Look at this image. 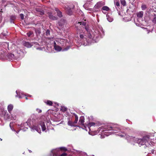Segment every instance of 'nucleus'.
<instances>
[{"label": "nucleus", "instance_id": "f257e3e1", "mask_svg": "<svg viewBox=\"0 0 156 156\" xmlns=\"http://www.w3.org/2000/svg\"><path fill=\"white\" fill-rule=\"evenodd\" d=\"M86 22H78L75 24L77 34H79L81 39H85L87 42V39L84 38V32L85 30L87 32V36L90 39H92L95 42H97L100 38L102 37L105 35L103 28L101 26L98 25L92 28L90 30L88 27L86 26Z\"/></svg>", "mask_w": 156, "mask_h": 156}, {"label": "nucleus", "instance_id": "f03ea898", "mask_svg": "<svg viewBox=\"0 0 156 156\" xmlns=\"http://www.w3.org/2000/svg\"><path fill=\"white\" fill-rule=\"evenodd\" d=\"M121 137H125L129 142L134 141L137 143L140 146L145 144L147 142L148 138L147 136H144L142 139L135 138V137L126 135L123 133L121 132L117 134Z\"/></svg>", "mask_w": 156, "mask_h": 156}, {"label": "nucleus", "instance_id": "7ed1b4c3", "mask_svg": "<svg viewBox=\"0 0 156 156\" xmlns=\"http://www.w3.org/2000/svg\"><path fill=\"white\" fill-rule=\"evenodd\" d=\"M111 130L113 131L112 132V133H115L120 131V129L119 126L116 125H105L104 126H101L99 127L97 131L95 132V134H97L98 133H100V134H101L102 135L105 134L106 136H108V135L105 134L106 132H104L106 131Z\"/></svg>", "mask_w": 156, "mask_h": 156}, {"label": "nucleus", "instance_id": "20e7f679", "mask_svg": "<svg viewBox=\"0 0 156 156\" xmlns=\"http://www.w3.org/2000/svg\"><path fill=\"white\" fill-rule=\"evenodd\" d=\"M30 120L28 119L27 122L22 123L20 125H18V126H19V128H21V129H23V128L24 127H25L26 129H27V127H25V126H26V125H27L31 128V130L32 131L35 130L39 133H41V130L40 128V127H38L36 125H31L30 123Z\"/></svg>", "mask_w": 156, "mask_h": 156}, {"label": "nucleus", "instance_id": "39448f33", "mask_svg": "<svg viewBox=\"0 0 156 156\" xmlns=\"http://www.w3.org/2000/svg\"><path fill=\"white\" fill-rule=\"evenodd\" d=\"M74 8V6L72 4L69 6H65L66 10L67 13L69 15H71L72 14V9Z\"/></svg>", "mask_w": 156, "mask_h": 156}, {"label": "nucleus", "instance_id": "423d86ee", "mask_svg": "<svg viewBox=\"0 0 156 156\" xmlns=\"http://www.w3.org/2000/svg\"><path fill=\"white\" fill-rule=\"evenodd\" d=\"M60 149L59 148L52 150L51 151V153L53 156H59L60 155Z\"/></svg>", "mask_w": 156, "mask_h": 156}, {"label": "nucleus", "instance_id": "0eeeda50", "mask_svg": "<svg viewBox=\"0 0 156 156\" xmlns=\"http://www.w3.org/2000/svg\"><path fill=\"white\" fill-rule=\"evenodd\" d=\"M4 118L5 119H10L12 120H15L16 119V117L15 114H12L10 116H9L8 114H5L4 116Z\"/></svg>", "mask_w": 156, "mask_h": 156}, {"label": "nucleus", "instance_id": "6e6552de", "mask_svg": "<svg viewBox=\"0 0 156 156\" xmlns=\"http://www.w3.org/2000/svg\"><path fill=\"white\" fill-rule=\"evenodd\" d=\"M17 95H16V97H18L19 98H23L25 95L23 94V92L19 90H17L16 91Z\"/></svg>", "mask_w": 156, "mask_h": 156}, {"label": "nucleus", "instance_id": "1a4fd4ad", "mask_svg": "<svg viewBox=\"0 0 156 156\" xmlns=\"http://www.w3.org/2000/svg\"><path fill=\"white\" fill-rule=\"evenodd\" d=\"M54 48L55 50L59 51L62 50V48L61 47L57 45L55 41L54 42Z\"/></svg>", "mask_w": 156, "mask_h": 156}, {"label": "nucleus", "instance_id": "9d476101", "mask_svg": "<svg viewBox=\"0 0 156 156\" xmlns=\"http://www.w3.org/2000/svg\"><path fill=\"white\" fill-rule=\"evenodd\" d=\"M56 41L58 44H60L63 45L66 41V40L62 38H59L57 39Z\"/></svg>", "mask_w": 156, "mask_h": 156}, {"label": "nucleus", "instance_id": "9b49d317", "mask_svg": "<svg viewBox=\"0 0 156 156\" xmlns=\"http://www.w3.org/2000/svg\"><path fill=\"white\" fill-rule=\"evenodd\" d=\"M39 125L41 127L42 131H45L46 129V127L44 122H41Z\"/></svg>", "mask_w": 156, "mask_h": 156}, {"label": "nucleus", "instance_id": "f8f14e48", "mask_svg": "<svg viewBox=\"0 0 156 156\" xmlns=\"http://www.w3.org/2000/svg\"><path fill=\"white\" fill-rule=\"evenodd\" d=\"M23 45L25 47L30 48L33 45V43H30L28 42H25L23 43Z\"/></svg>", "mask_w": 156, "mask_h": 156}, {"label": "nucleus", "instance_id": "ddd939ff", "mask_svg": "<svg viewBox=\"0 0 156 156\" xmlns=\"http://www.w3.org/2000/svg\"><path fill=\"white\" fill-rule=\"evenodd\" d=\"M84 118L83 116H81L80 117V120H79V123L82 125H84Z\"/></svg>", "mask_w": 156, "mask_h": 156}, {"label": "nucleus", "instance_id": "4468645a", "mask_svg": "<svg viewBox=\"0 0 156 156\" xmlns=\"http://www.w3.org/2000/svg\"><path fill=\"white\" fill-rule=\"evenodd\" d=\"M97 126V123H96L91 122L89 123L87 126L88 127V129L90 130V127L92 126Z\"/></svg>", "mask_w": 156, "mask_h": 156}, {"label": "nucleus", "instance_id": "2eb2a0df", "mask_svg": "<svg viewBox=\"0 0 156 156\" xmlns=\"http://www.w3.org/2000/svg\"><path fill=\"white\" fill-rule=\"evenodd\" d=\"M48 16L49 18L53 20H55L57 19V17L53 16L52 13H48Z\"/></svg>", "mask_w": 156, "mask_h": 156}, {"label": "nucleus", "instance_id": "dca6fc26", "mask_svg": "<svg viewBox=\"0 0 156 156\" xmlns=\"http://www.w3.org/2000/svg\"><path fill=\"white\" fill-rule=\"evenodd\" d=\"M13 105L12 104H10L8 106V110L9 113H11L13 109Z\"/></svg>", "mask_w": 156, "mask_h": 156}, {"label": "nucleus", "instance_id": "f3484780", "mask_svg": "<svg viewBox=\"0 0 156 156\" xmlns=\"http://www.w3.org/2000/svg\"><path fill=\"white\" fill-rule=\"evenodd\" d=\"M55 10L57 12L58 16L60 17H61L62 16V15L61 12L59 11V9L57 8H55Z\"/></svg>", "mask_w": 156, "mask_h": 156}, {"label": "nucleus", "instance_id": "a211bd4d", "mask_svg": "<svg viewBox=\"0 0 156 156\" xmlns=\"http://www.w3.org/2000/svg\"><path fill=\"white\" fill-rule=\"evenodd\" d=\"M16 52L18 55H17L18 57H19L20 56V55H21L23 53L22 51L19 48L17 47V48L16 49Z\"/></svg>", "mask_w": 156, "mask_h": 156}, {"label": "nucleus", "instance_id": "6ab92c4d", "mask_svg": "<svg viewBox=\"0 0 156 156\" xmlns=\"http://www.w3.org/2000/svg\"><path fill=\"white\" fill-rule=\"evenodd\" d=\"M8 58L10 60H12L14 59V54L10 53L7 56Z\"/></svg>", "mask_w": 156, "mask_h": 156}, {"label": "nucleus", "instance_id": "aec40b11", "mask_svg": "<svg viewBox=\"0 0 156 156\" xmlns=\"http://www.w3.org/2000/svg\"><path fill=\"white\" fill-rule=\"evenodd\" d=\"M106 17L108 20L109 22H111L113 21V19L112 16H110L109 15H107Z\"/></svg>", "mask_w": 156, "mask_h": 156}, {"label": "nucleus", "instance_id": "412c9836", "mask_svg": "<svg viewBox=\"0 0 156 156\" xmlns=\"http://www.w3.org/2000/svg\"><path fill=\"white\" fill-rule=\"evenodd\" d=\"M144 12L143 11H140L137 13V16L139 18H141L143 15Z\"/></svg>", "mask_w": 156, "mask_h": 156}, {"label": "nucleus", "instance_id": "4be33fe9", "mask_svg": "<svg viewBox=\"0 0 156 156\" xmlns=\"http://www.w3.org/2000/svg\"><path fill=\"white\" fill-rule=\"evenodd\" d=\"M65 23V20L64 19L61 20L58 23L60 26H62Z\"/></svg>", "mask_w": 156, "mask_h": 156}, {"label": "nucleus", "instance_id": "5701e85b", "mask_svg": "<svg viewBox=\"0 0 156 156\" xmlns=\"http://www.w3.org/2000/svg\"><path fill=\"white\" fill-rule=\"evenodd\" d=\"M68 124L69 126H75V124H74V122H73L70 120L68 121Z\"/></svg>", "mask_w": 156, "mask_h": 156}, {"label": "nucleus", "instance_id": "b1692460", "mask_svg": "<svg viewBox=\"0 0 156 156\" xmlns=\"http://www.w3.org/2000/svg\"><path fill=\"white\" fill-rule=\"evenodd\" d=\"M74 115H75V120L74 122V124L75 125L77 123V122H78V117L77 115L76 114H75Z\"/></svg>", "mask_w": 156, "mask_h": 156}, {"label": "nucleus", "instance_id": "393cba45", "mask_svg": "<svg viewBox=\"0 0 156 156\" xmlns=\"http://www.w3.org/2000/svg\"><path fill=\"white\" fill-rule=\"evenodd\" d=\"M45 103H46V104L47 105H52V104H53L52 102L48 100L47 101L45 102Z\"/></svg>", "mask_w": 156, "mask_h": 156}, {"label": "nucleus", "instance_id": "a878e982", "mask_svg": "<svg viewBox=\"0 0 156 156\" xmlns=\"http://www.w3.org/2000/svg\"><path fill=\"white\" fill-rule=\"evenodd\" d=\"M103 10L106 11H108L109 10V8L107 6H104L102 8Z\"/></svg>", "mask_w": 156, "mask_h": 156}, {"label": "nucleus", "instance_id": "bb28decb", "mask_svg": "<svg viewBox=\"0 0 156 156\" xmlns=\"http://www.w3.org/2000/svg\"><path fill=\"white\" fill-rule=\"evenodd\" d=\"M27 34L28 37H30L33 34V33L32 32L30 31L27 33Z\"/></svg>", "mask_w": 156, "mask_h": 156}, {"label": "nucleus", "instance_id": "cd10ccee", "mask_svg": "<svg viewBox=\"0 0 156 156\" xmlns=\"http://www.w3.org/2000/svg\"><path fill=\"white\" fill-rule=\"evenodd\" d=\"M146 6L145 5H141L142 9L143 10H145L146 8Z\"/></svg>", "mask_w": 156, "mask_h": 156}, {"label": "nucleus", "instance_id": "c85d7f7f", "mask_svg": "<svg viewBox=\"0 0 156 156\" xmlns=\"http://www.w3.org/2000/svg\"><path fill=\"white\" fill-rule=\"evenodd\" d=\"M11 124H12V123H10V124H9V126H10V127L11 129L13 131H15L16 133H18L19 132V131H16L14 129H12V126H11Z\"/></svg>", "mask_w": 156, "mask_h": 156}, {"label": "nucleus", "instance_id": "c756f323", "mask_svg": "<svg viewBox=\"0 0 156 156\" xmlns=\"http://www.w3.org/2000/svg\"><path fill=\"white\" fill-rule=\"evenodd\" d=\"M70 48V47L69 46H67L66 48L63 49L62 50V51H67Z\"/></svg>", "mask_w": 156, "mask_h": 156}, {"label": "nucleus", "instance_id": "7c9ffc66", "mask_svg": "<svg viewBox=\"0 0 156 156\" xmlns=\"http://www.w3.org/2000/svg\"><path fill=\"white\" fill-rule=\"evenodd\" d=\"M121 3L123 6H125L126 5V2L124 0L121 1Z\"/></svg>", "mask_w": 156, "mask_h": 156}, {"label": "nucleus", "instance_id": "2f4dec72", "mask_svg": "<svg viewBox=\"0 0 156 156\" xmlns=\"http://www.w3.org/2000/svg\"><path fill=\"white\" fill-rule=\"evenodd\" d=\"M115 6L117 7H119L120 5L119 3L118 2H115Z\"/></svg>", "mask_w": 156, "mask_h": 156}, {"label": "nucleus", "instance_id": "473e14b6", "mask_svg": "<svg viewBox=\"0 0 156 156\" xmlns=\"http://www.w3.org/2000/svg\"><path fill=\"white\" fill-rule=\"evenodd\" d=\"M100 2H98L97 3V4L95 5V6L96 7H99L100 6Z\"/></svg>", "mask_w": 156, "mask_h": 156}, {"label": "nucleus", "instance_id": "72a5a7b5", "mask_svg": "<svg viewBox=\"0 0 156 156\" xmlns=\"http://www.w3.org/2000/svg\"><path fill=\"white\" fill-rule=\"evenodd\" d=\"M152 21L154 23L156 24V16L154 17Z\"/></svg>", "mask_w": 156, "mask_h": 156}, {"label": "nucleus", "instance_id": "f704fd0d", "mask_svg": "<svg viewBox=\"0 0 156 156\" xmlns=\"http://www.w3.org/2000/svg\"><path fill=\"white\" fill-rule=\"evenodd\" d=\"M46 34L47 36L50 35V31L49 30H47L46 32Z\"/></svg>", "mask_w": 156, "mask_h": 156}, {"label": "nucleus", "instance_id": "c9c22d12", "mask_svg": "<svg viewBox=\"0 0 156 156\" xmlns=\"http://www.w3.org/2000/svg\"><path fill=\"white\" fill-rule=\"evenodd\" d=\"M36 111L38 113H41L42 112V111L41 109L38 108H37L36 109Z\"/></svg>", "mask_w": 156, "mask_h": 156}, {"label": "nucleus", "instance_id": "e433bc0d", "mask_svg": "<svg viewBox=\"0 0 156 156\" xmlns=\"http://www.w3.org/2000/svg\"><path fill=\"white\" fill-rule=\"evenodd\" d=\"M20 17L22 20H23L24 19V15L23 14H20Z\"/></svg>", "mask_w": 156, "mask_h": 156}, {"label": "nucleus", "instance_id": "4c0bfd02", "mask_svg": "<svg viewBox=\"0 0 156 156\" xmlns=\"http://www.w3.org/2000/svg\"><path fill=\"white\" fill-rule=\"evenodd\" d=\"M11 19H14L16 18V17L14 16H12L11 17Z\"/></svg>", "mask_w": 156, "mask_h": 156}, {"label": "nucleus", "instance_id": "58836bf2", "mask_svg": "<svg viewBox=\"0 0 156 156\" xmlns=\"http://www.w3.org/2000/svg\"><path fill=\"white\" fill-rule=\"evenodd\" d=\"M61 156H67V154L65 153H63L61 155Z\"/></svg>", "mask_w": 156, "mask_h": 156}, {"label": "nucleus", "instance_id": "ea45409f", "mask_svg": "<svg viewBox=\"0 0 156 156\" xmlns=\"http://www.w3.org/2000/svg\"><path fill=\"white\" fill-rule=\"evenodd\" d=\"M47 123L49 125H50L51 124V122H50V120H48L47 121Z\"/></svg>", "mask_w": 156, "mask_h": 156}, {"label": "nucleus", "instance_id": "a19ab883", "mask_svg": "<svg viewBox=\"0 0 156 156\" xmlns=\"http://www.w3.org/2000/svg\"><path fill=\"white\" fill-rule=\"evenodd\" d=\"M83 129H84L85 130H86L87 131V127H86L85 126H84V128H83Z\"/></svg>", "mask_w": 156, "mask_h": 156}, {"label": "nucleus", "instance_id": "79ce46f5", "mask_svg": "<svg viewBox=\"0 0 156 156\" xmlns=\"http://www.w3.org/2000/svg\"><path fill=\"white\" fill-rule=\"evenodd\" d=\"M53 111L52 110H49V112H50L51 113H52V112H53Z\"/></svg>", "mask_w": 156, "mask_h": 156}, {"label": "nucleus", "instance_id": "37998d69", "mask_svg": "<svg viewBox=\"0 0 156 156\" xmlns=\"http://www.w3.org/2000/svg\"><path fill=\"white\" fill-rule=\"evenodd\" d=\"M12 19H11V18H10V22L11 23H12L13 22V21H12Z\"/></svg>", "mask_w": 156, "mask_h": 156}, {"label": "nucleus", "instance_id": "c03bdc74", "mask_svg": "<svg viewBox=\"0 0 156 156\" xmlns=\"http://www.w3.org/2000/svg\"><path fill=\"white\" fill-rule=\"evenodd\" d=\"M49 39L51 40H53V38L52 37H51V38H49Z\"/></svg>", "mask_w": 156, "mask_h": 156}, {"label": "nucleus", "instance_id": "a18cd8bd", "mask_svg": "<svg viewBox=\"0 0 156 156\" xmlns=\"http://www.w3.org/2000/svg\"><path fill=\"white\" fill-rule=\"evenodd\" d=\"M67 110V108H64V111H66Z\"/></svg>", "mask_w": 156, "mask_h": 156}, {"label": "nucleus", "instance_id": "49530a36", "mask_svg": "<svg viewBox=\"0 0 156 156\" xmlns=\"http://www.w3.org/2000/svg\"><path fill=\"white\" fill-rule=\"evenodd\" d=\"M26 100H27V99H28V98H27V97H26Z\"/></svg>", "mask_w": 156, "mask_h": 156}, {"label": "nucleus", "instance_id": "de8ad7c7", "mask_svg": "<svg viewBox=\"0 0 156 156\" xmlns=\"http://www.w3.org/2000/svg\"><path fill=\"white\" fill-rule=\"evenodd\" d=\"M42 14H44V13L43 12H42Z\"/></svg>", "mask_w": 156, "mask_h": 156}, {"label": "nucleus", "instance_id": "09e8293b", "mask_svg": "<svg viewBox=\"0 0 156 156\" xmlns=\"http://www.w3.org/2000/svg\"><path fill=\"white\" fill-rule=\"evenodd\" d=\"M29 97H32V96L31 95H29Z\"/></svg>", "mask_w": 156, "mask_h": 156}, {"label": "nucleus", "instance_id": "8fccbe9b", "mask_svg": "<svg viewBox=\"0 0 156 156\" xmlns=\"http://www.w3.org/2000/svg\"><path fill=\"white\" fill-rule=\"evenodd\" d=\"M0 140H2V139L1 138H0Z\"/></svg>", "mask_w": 156, "mask_h": 156}, {"label": "nucleus", "instance_id": "3c124183", "mask_svg": "<svg viewBox=\"0 0 156 156\" xmlns=\"http://www.w3.org/2000/svg\"><path fill=\"white\" fill-rule=\"evenodd\" d=\"M29 151L30 152H31V151L30 150H29Z\"/></svg>", "mask_w": 156, "mask_h": 156}, {"label": "nucleus", "instance_id": "603ef678", "mask_svg": "<svg viewBox=\"0 0 156 156\" xmlns=\"http://www.w3.org/2000/svg\"><path fill=\"white\" fill-rule=\"evenodd\" d=\"M36 43H37V42H35V43H34V44H36Z\"/></svg>", "mask_w": 156, "mask_h": 156}, {"label": "nucleus", "instance_id": "864d4df0", "mask_svg": "<svg viewBox=\"0 0 156 156\" xmlns=\"http://www.w3.org/2000/svg\"><path fill=\"white\" fill-rule=\"evenodd\" d=\"M89 134H90V132H89Z\"/></svg>", "mask_w": 156, "mask_h": 156}, {"label": "nucleus", "instance_id": "5fc2aeb1", "mask_svg": "<svg viewBox=\"0 0 156 156\" xmlns=\"http://www.w3.org/2000/svg\"><path fill=\"white\" fill-rule=\"evenodd\" d=\"M64 150H66V149L65 148Z\"/></svg>", "mask_w": 156, "mask_h": 156}, {"label": "nucleus", "instance_id": "6e6d98bb", "mask_svg": "<svg viewBox=\"0 0 156 156\" xmlns=\"http://www.w3.org/2000/svg\"><path fill=\"white\" fill-rule=\"evenodd\" d=\"M153 152H154V151H152V153H153Z\"/></svg>", "mask_w": 156, "mask_h": 156}, {"label": "nucleus", "instance_id": "4d7b16f0", "mask_svg": "<svg viewBox=\"0 0 156 156\" xmlns=\"http://www.w3.org/2000/svg\"><path fill=\"white\" fill-rule=\"evenodd\" d=\"M153 152H154V151H152V153H153Z\"/></svg>", "mask_w": 156, "mask_h": 156}, {"label": "nucleus", "instance_id": "13d9d810", "mask_svg": "<svg viewBox=\"0 0 156 156\" xmlns=\"http://www.w3.org/2000/svg\"><path fill=\"white\" fill-rule=\"evenodd\" d=\"M7 45L8 46V44L7 43Z\"/></svg>", "mask_w": 156, "mask_h": 156}, {"label": "nucleus", "instance_id": "bf43d9fd", "mask_svg": "<svg viewBox=\"0 0 156 156\" xmlns=\"http://www.w3.org/2000/svg\"><path fill=\"white\" fill-rule=\"evenodd\" d=\"M37 49H40L39 48H37Z\"/></svg>", "mask_w": 156, "mask_h": 156}]
</instances>
